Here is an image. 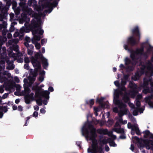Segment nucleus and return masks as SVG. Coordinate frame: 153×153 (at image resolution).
I'll list each match as a JSON object with an SVG mask.
<instances>
[{
  "instance_id": "f257e3e1",
  "label": "nucleus",
  "mask_w": 153,
  "mask_h": 153,
  "mask_svg": "<svg viewBox=\"0 0 153 153\" xmlns=\"http://www.w3.org/2000/svg\"><path fill=\"white\" fill-rule=\"evenodd\" d=\"M82 134L85 136L87 140H91L92 143L91 146L88 149V153H104L102 147L104 144L108 142L110 146L116 147L117 145L115 142L110 141L109 139L105 138L97 140L95 139L97 135L95 129L88 122L84 124L82 128Z\"/></svg>"
},
{
  "instance_id": "f03ea898",
  "label": "nucleus",
  "mask_w": 153,
  "mask_h": 153,
  "mask_svg": "<svg viewBox=\"0 0 153 153\" xmlns=\"http://www.w3.org/2000/svg\"><path fill=\"white\" fill-rule=\"evenodd\" d=\"M35 58L36 59L32 57L31 59L32 63L33 66L35 68L34 73L33 74V77H29L28 79H24V91L22 92L21 94V95L25 96V102L27 104L30 103L31 101H32L34 100L33 97L34 94L32 93L30 94V90L28 87L30 86L35 80V77L37 74V72L41 68L38 58H41L42 61L43 66L45 68H46L48 65L47 59L43 57L42 55H40L39 53H37L35 55Z\"/></svg>"
},
{
  "instance_id": "7ed1b4c3",
  "label": "nucleus",
  "mask_w": 153,
  "mask_h": 153,
  "mask_svg": "<svg viewBox=\"0 0 153 153\" xmlns=\"http://www.w3.org/2000/svg\"><path fill=\"white\" fill-rule=\"evenodd\" d=\"M120 93H121L117 89L114 91V102L115 105L118 106V108L115 107L113 108V111L115 113H118V115L119 117V118L118 120V122H116L113 130L118 133H123L124 132L123 129L118 128L120 126V125L119 122L123 124H125L127 123V121L126 120H124L123 121L121 117L124 114H128L129 111L126 108V105L122 103L121 101L117 99Z\"/></svg>"
},
{
  "instance_id": "20e7f679",
  "label": "nucleus",
  "mask_w": 153,
  "mask_h": 153,
  "mask_svg": "<svg viewBox=\"0 0 153 153\" xmlns=\"http://www.w3.org/2000/svg\"><path fill=\"white\" fill-rule=\"evenodd\" d=\"M29 16L34 17L32 21L35 18L38 19V18H39L40 17V16L34 13L30 8H27L25 10H24L23 13L21 14L22 19L19 20V22L20 23H23V22H22V21L25 22L26 23L25 24V27H23L21 28L19 33L18 32H15L14 34L15 37H17L18 36H23L25 33H28L30 31V29H31V28L27 26V23L30 20L29 17Z\"/></svg>"
},
{
  "instance_id": "39448f33",
  "label": "nucleus",
  "mask_w": 153,
  "mask_h": 153,
  "mask_svg": "<svg viewBox=\"0 0 153 153\" xmlns=\"http://www.w3.org/2000/svg\"><path fill=\"white\" fill-rule=\"evenodd\" d=\"M42 24L40 17L38 19L35 18L31 21V26L34 28L32 32L33 35V37L32 39V43L35 45L37 49H39L41 47L40 44L37 42L39 41L41 38L39 35H42L44 33L43 30L41 29V25Z\"/></svg>"
},
{
  "instance_id": "423d86ee",
  "label": "nucleus",
  "mask_w": 153,
  "mask_h": 153,
  "mask_svg": "<svg viewBox=\"0 0 153 153\" xmlns=\"http://www.w3.org/2000/svg\"><path fill=\"white\" fill-rule=\"evenodd\" d=\"M153 51V48L148 42L143 43L140 48L137 49L135 52H131L130 56L133 60L140 56H146Z\"/></svg>"
},
{
  "instance_id": "0eeeda50",
  "label": "nucleus",
  "mask_w": 153,
  "mask_h": 153,
  "mask_svg": "<svg viewBox=\"0 0 153 153\" xmlns=\"http://www.w3.org/2000/svg\"><path fill=\"white\" fill-rule=\"evenodd\" d=\"M8 54L9 56L13 58L14 60H16L19 56L18 47L15 45L13 48L10 47L8 49Z\"/></svg>"
},
{
  "instance_id": "6e6552de",
  "label": "nucleus",
  "mask_w": 153,
  "mask_h": 153,
  "mask_svg": "<svg viewBox=\"0 0 153 153\" xmlns=\"http://www.w3.org/2000/svg\"><path fill=\"white\" fill-rule=\"evenodd\" d=\"M132 32L135 34L138 37V39L137 40L136 38L133 36L129 37L128 39V42L132 45H133L137 43L140 39V33H139L138 27H135V28L132 30Z\"/></svg>"
},
{
  "instance_id": "1a4fd4ad",
  "label": "nucleus",
  "mask_w": 153,
  "mask_h": 153,
  "mask_svg": "<svg viewBox=\"0 0 153 153\" xmlns=\"http://www.w3.org/2000/svg\"><path fill=\"white\" fill-rule=\"evenodd\" d=\"M145 71L146 73H149L150 75H151L153 73V66L150 62H149L146 64V66H142L141 69V72L142 73H143Z\"/></svg>"
},
{
  "instance_id": "9d476101",
  "label": "nucleus",
  "mask_w": 153,
  "mask_h": 153,
  "mask_svg": "<svg viewBox=\"0 0 153 153\" xmlns=\"http://www.w3.org/2000/svg\"><path fill=\"white\" fill-rule=\"evenodd\" d=\"M127 126L128 128L131 129V133L132 134H134V131H135L137 134L138 135L140 134V132L137 124H135L134 125L132 126L130 123H128Z\"/></svg>"
},
{
  "instance_id": "9b49d317",
  "label": "nucleus",
  "mask_w": 153,
  "mask_h": 153,
  "mask_svg": "<svg viewBox=\"0 0 153 153\" xmlns=\"http://www.w3.org/2000/svg\"><path fill=\"white\" fill-rule=\"evenodd\" d=\"M98 132L101 134H108V136L111 137L113 139H115L116 138V136L112 134V131H110L108 132L107 129H100L98 130Z\"/></svg>"
},
{
  "instance_id": "f8f14e48",
  "label": "nucleus",
  "mask_w": 153,
  "mask_h": 153,
  "mask_svg": "<svg viewBox=\"0 0 153 153\" xmlns=\"http://www.w3.org/2000/svg\"><path fill=\"white\" fill-rule=\"evenodd\" d=\"M40 94L43 97L46 99V100L43 102V103L45 105H46L48 103L47 100H48L49 98L50 92L47 90L44 91L40 92Z\"/></svg>"
},
{
  "instance_id": "ddd939ff",
  "label": "nucleus",
  "mask_w": 153,
  "mask_h": 153,
  "mask_svg": "<svg viewBox=\"0 0 153 153\" xmlns=\"http://www.w3.org/2000/svg\"><path fill=\"white\" fill-rule=\"evenodd\" d=\"M144 143V146L148 149H151L153 150V141L151 140H143Z\"/></svg>"
},
{
  "instance_id": "4468645a",
  "label": "nucleus",
  "mask_w": 153,
  "mask_h": 153,
  "mask_svg": "<svg viewBox=\"0 0 153 153\" xmlns=\"http://www.w3.org/2000/svg\"><path fill=\"white\" fill-rule=\"evenodd\" d=\"M105 99V98L101 97L100 99L97 98V102H98L101 105V107L103 108H108L109 105L108 102H107L105 104H104L102 103L103 100Z\"/></svg>"
},
{
  "instance_id": "2eb2a0df",
  "label": "nucleus",
  "mask_w": 153,
  "mask_h": 153,
  "mask_svg": "<svg viewBox=\"0 0 153 153\" xmlns=\"http://www.w3.org/2000/svg\"><path fill=\"white\" fill-rule=\"evenodd\" d=\"M148 81L146 79H144L143 86L144 89L143 90V92L145 94H146L148 92H150L151 91L147 87V85H148Z\"/></svg>"
},
{
  "instance_id": "dca6fc26",
  "label": "nucleus",
  "mask_w": 153,
  "mask_h": 153,
  "mask_svg": "<svg viewBox=\"0 0 153 153\" xmlns=\"http://www.w3.org/2000/svg\"><path fill=\"white\" fill-rule=\"evenodd\" d=\"M144 111V109L143 108H136L133 111V113L134 115L136 116L138 114V112H140L141 114L143 113Z\"/></svg>"
},
{
  "instance_id": "f3484780",
  "label": "nucleus",
  "mask_w": 153,
  "mask_h": 153,
  "mask_svg": "<svg viewBox=\"0 0 153 153\" xmlns=\"http://www.w3.org/2000/svg\"><path fill=\"white\" fill-rule=\"evenodd\" d=\"M4 75L5 76L2 78L0 77V82H6L7 79L6 76H7L8 77H9L11 76L10 74L7 72L5 73V74H4Z\"/></svg>"
},
{
  "instance_id": "a211bd4d",
  "label": "nucleus",
  "mask_w": 153,
  "mask_h": 153,
  "mask_svg": "<svg viewBox=\"0 0 153 153\" xmlns=\"http://www.w3.org/2000/svg\"><path fill=\"white\" fill-rule=\"evenodd\" d=\"M152 96L147 97L145 98V102L147 103L150 107L153 108V102H150V100L152 98Z\"/></svg>"
},
{
  "instance_id": "6ab92c4d",
  "label": "nucleus",
  "mask_w": 153,
  "mask_h": 153,
  "mask_svg": "<svg viewBox=\"0 0 153 153\" xmlns=\"http://www.w3.org/2000/svg\"><path fill=\"white\" fill-rule=\"evenodd\" d=\"M144 137L145 138L149 137L152 138L153 136L152 134L148 130H146L143 132Z\"/></svg>"
},
{
  "instance_id": "aec40b11",
  "label": "nucleus",
  "mask_w": 153,
  "mask_h": 153,
  "mask_svg": "<svg viewBox=\"0 0 153 153\" xmlns=\"http://www.w3.org/2000/svg\"><path fill=\"white\" fill-rule=\"evenodd\" d=\"M45 74V71H42L40 72L39 74L40 76L39 78V81L42 82L44 80Z\"/></svg>"
},
{
  "instance_id": "412c9836",
  "label": "nucleus",
  "mask_w": 153,
  "mask_h": 153,
  "mask_svg": "<svg viewBox=\"0 0 153 153\" xmlns=\"http://www.w3.org/2000/svg\"><path fill=\"white\" fill-rule=\"evenodd\" d=\"M7 11V8L3 6L2 4V3L0 2V11H1V13L4 12L6 13Z\"/></svg>"
},
{
  "instance_id": "4be33fe9",
  "label": "nucleus",
  "mask_w": 153,
  "mask_h": 153,
  "mask_svg": "<svg viewBox=\"0 0 153 153\" xmlns=\"http://www.w3.org/2000/svg\"><path fill=\"white\" fill-rule=\"evenodd\" d=\"M100 107H94V114L96 116H97L98 115L97 112L100 111Z\"/></svg>"
},
{
  "instance_id": "5701e85b",
  "label": "nucleus",
  "mask_w": 153,
  "mask_h": 153,
  "mask_svg": "<svg viewBox=\"0 0 153 153\" xmlns=\"http://www.w3.org/2000/svg\"><path fill=\"white\" fill-rule=\"evenodd\" d=\"M86 103L90 105L91 106L94 104V101L93 99H91L87 100L86 101Z\"/></svg>"
},
{
  "instance_id": "b1692460",
  "label": "nucleus",
  "mask_w": 153,
  "mask_h": 153,
  "mask_svg": "<svg viewBox=\"0 0 153 153\" xmlns=\"http://www.w3.org/2000/svg\"><path fill=\"white\" fill-rule=\"evenodd\" d=\"M25 45L27 47V49H28V48H31V49H33L34 47L33 46L31 45H30L27 42H25Z\"/></svg>"
},
{
  "instance_id": "393cba45",
  "label": "nucleus",
  "mask_w": 153,
  "mask_h": 153,
  "mask_svg": "<svg viewBox=\"0 0 153 153\" xmlns=\"http://www.w3.org/2000/svg\"><path fill=\"white\" fill-rule=\"evenodd\" d=\"M7 68L10 70H12L13 69L14 66L13 64L12 63L8 64V65L7 67Z\"/></svg>"
},
{
  "instance_id": "a878e982",
  "label": "nucleus",
  "mask_w": 153,
  "mask_h": 153,
  "mask_svg": "<svg viewBox=\"0 0 153 153\" xmlns=\"http://www.w3.org/2000/svg\"><path fill=\"white\" fill-rule=\"evenodd\" d=\"M113 120H109L106 123V124L107 126H111L113 124Z\"/></svg>"
},
{
  "instance_id": "bb28decb",
  "label": "nucleus",
  "mask_w": 153,
  "mask_h": 153,
  "mask_svg": "<svg viewBox=\"0 0 153 153\" xmlns=\"http://www.w3.org/2000/svg\"><path fill=\"white\" fill-rule=\"evenodd\" d=\"M128 78V76H124V79H122L121 82V85H124L126 84V82L124 81V80H126Z\"/></svg>"
},
{
  "instance_id": "cd10ccee",
  "label": "nucleus",
  "mask_w": 153,
  "mask_h": 153,
  "mask_svg": "<svg viewBox=\"0 0 153 153\" xmlns=\"http://www.w3.org/2000/svg\"><path fill=\"white\" fill-rule=\"evenodd\" d=\"M36 102L37 104L39 105H41L42 104V102L41 99L40 98L37 99Z\"/></svg>"
},
{
  "instance_id": "c85d7f7f",
  "label": "nucleus",
  "mask_w": 153,
  "mask_h": 153,
  "mask_svg": "<svg viewBox=\"0 0 153 153\" xmlns=\"http://www.w3.org/2000/svg\"><path fill=\"white\" fill-rule=\"evenodd\" d=\"M123 100L126 102H128L129 100V98L126 95L124 96L123 98Z\"/></svg>"
},
{
  "instance_id": "c756f323",
  "label": "nucleus",
  "mask_w": 153,
  "mask_h": 153,
  "mask_svg": "<svg viewBox=\"0 0 153 153\" xmlns=\"http://www.w3.org/2000/svg\"><path fill=\"white\" fill-rule=\"evenodd\" d=\"M5 66V62L2 61L0 62V70L2 68H4Z\"/></svg>"
},
{
  "instance_id": "7c9ffc66",
  "label": "nucleus",
  "mask_w": 153,
  "mask_h": 153,
  "mask_svg": "<svg viewBox=\"0 0 153 153\" xmlns=\"http://www.w3.org/2000/svg\"><path fill=\"white\" fill-rule=\"evenodd\" d=\"M136 93L135 92H130L129 93V95L131 97H134Z\"/></svg>"
},
{
  "instance_id": "2f4dec72",
  "label": "nucleus",
  "mask_w": 153,
  "mask_h": 153,
  "mask_svg": "<svg viewBox=\"0 0 153 153\" xmlns=\"http://www.w3.org/2000/svg\"><path fill=\"white\" fill-rule=\"evenodd\" d=\"M31 48H28L27 49V53L28 55H32L33 53V51H32L33 49L31 50Z\"/></svg>"
},
{
  "instance_id": "473e14b6",
  "label": "nucleus",
  "mask_w": 153,
  "mask_h": 153,
  "mask_svg": "<svg viewBox=\"0 0 153 153\" xmlns=\"http://www.w3.org/2000/svg\"><path fill=\"white\" fill-rule=\"evenodd\" d=\"M132 140L133 143H136L139 141V139L137 137H132Z\"/></svg>"
},
{
  "instance_id": "72a5a7b5",
  "label": "nucleus",
  "mask_w": 153,
  "mask_h": 153,
  "mask_svg": "<svg viewBox=\"0 0 153 153\" xmlns=\"http://www.w3.org/2000/svg\"><path fill=\"white\" fill-rule=\"evenodd\" d=\"M16 90L18 92H19L20 91V88H21L20 86L19 85H16Z\"/></svg>"
},
{
  "instance_id": "f704fd0d",
  "label": "nucleus",
  "mask_w": 153,
  "mask_h": 153,
  "mask_svg": "<svg viewBox=\"0 0 153 153\" xmlns=\"http://www.w3.org/2000/svg\"><path fill=\"white\" fill-rule=\"evenodd\" d=\"M125 64L126 65L129 64L130 63V61L127 58H126L125 59Z\"/></svg>"
},
{
  "instance_id": "c9c22d12",
  "label": "nucleus",
  "mask_w": 153,
  "mask_h": 153,
  "mask_svg": "<svg viewBox=\"0 0 153 153\" xmlns=\"http://www.w3.org/2000/svg\"><path fill=\"white\" fill-rule=\"evenodd\" d=\"M136 105L137 107V108H140L139 107L140 106V102L139 101L137 100H136Z\"/></svg>"
},
{
  "instance_id": "e433bc0d",
  "label": "nucleus",
  "mask_w": 153,
  "mask_h": 153,
  "mask_svg": "<svg viewBox=\"0 0 153 153\" xmlns=\"http://www.w3.org/2000/svg\"><path fill=\"white\" fill-rule=\"evenodd\" d=\"M38 112L36 111H35L33 114V116L35 117H38Z\"/></svg>"
},
{
  "instance_id": "4c0bfd02",
  "label": "nucleus",
  "mask_w": 153,
  "mask_h": 153,
  "mask_svg": "<svg viewBox=\"0 0 153 153\" xmlns=\"http://www.w3.org/2000/svg\"><path fill=\"white\" fill-rule=\"evenodd\" d=\"M140 59H139V58H137L136 61H135V62H136V63L137 64L138 62L139 61V63L138 64V65H142L141 63L140 62Z\"/></svg>"
},
{
  "instance_id": "58836bf2",
  "label": "nucleus",
  "mask_w": 153,
  "mask_h": 153,
  "mask_svg": "<svg viewBox=\"0 0 153 153\" xmlns=\"http://www.w3.org/2000/svg\"><path fill=\"white\" fill-rule=\"evenodd\" d=\"M29 60L28 57H26L25 58V63H28L29 62Z\"/></svg>"
},
{
  "instance_id": "ea45409f",
  "label": "nucleus",
  "mask_w": 153,
  "mask_h": 153,
  "mask_svg": "<svg viewBox=\"0 0 153 153\" xmlns=\"http://www.w3.org/2000/svg\"><path fill=\"white\" fill-rule=\"evenodd\" d=\"M47 41V39H42L41 40V44L42 45H43L44 43L46 42Z\"/></svg>"
},
{
  "instance_id": "a19ab883",
  "label": "nucleus",
  "mask_w": 153,
  "mask_h": 153,
  "mask_svg": "<svg viewBox=\"0 0 153 153\" xmlns=\"http://www.w3.org/2000/svg\"><path fill=\"white\" fill-rule=\"evenodd\" d=\"M142 97V96L141 94H139L136 97V100H137L140 99H141Z\"/></svg>"
},
{
  "instance_id": "79ce46f5",
  "label": "nucleus",
  "mask_w": 153,
  "mask_h": 153,
  "mask_svg": "<svg viewBox=\"0 0 153 153\" xmlns=\"http://www.w3.org/2000/svg\"><path fill=\"white\" fill-rule=\"evenodd\" d=\"M24 68L25 69H29V66L28 64H26L24 65Z\"/></svg>"
},
{
  "instance_id": "37998d69",
  "label": "nucleus",
  "mask_w": 153,
  "mask_h": 153,
  "mask_svg": "<svg viewBox=\"0 0 153 153\" xmlns=\"http://www.w3.org/2000/svg\"><path fill=\"white\" fill-rule=\"evenodd\" d=\"M17 109L19 111H22L23 110L22 107L21 106H19L17 107Z\"/></svg>"
},
{
  "instance_id": "c03bdc74",
  "label": "nucleus",
  "mask_w": 153,
  "mask_h": 153,
  "mask_svg": "<svg viewBox=\"0 0 153 153\" xmlns=\"http://www.w3.org/2000/svg\"><path fill=\"white\" fill-rule=\"evenodd\" d=\"M8 96L7 94H4L2 96V98L3 99L6 98Z\"/></svg>"
},
{
  "instance_id": "a18cd8bd",
  "label": "nucleus",
  "mask_w": 153,
  "mask_h": 153,
  "mask_svg": "<svg viewBox=\"0 0 153 153\" xmlns=\"http://www.w3.org/2000/svg\"><path fill=\"white\" fill-rule=\"evenodd\" d=\"M40 112L43 114H44L45 112V111L44 108H41L40 110Z\"/></svg>"
},
{
  "instance_id": "49530a36",
  "label": "nucleus",
  "mask_w": 153,
  "mask_h": 153,
  "mask_svg": "<svg viewBox=\"0 0 153 153\" xmlns=\"http://www.w3.org/2000/svg\"><path fill=\"white\" fill-rule=\"evenodd\" d=\"M48 90L51 92H53L54 90L52 87H49L48 89Z\"/></svg>"
},
{
  "instance_id": "de8ad7c7",
  "label": "nucleus",
  "mask_w": 153,
  "mask_h": 153,
  "mask_svg": "<svg viewBox=\"0 0 153 153\" xmlns=\"http://www.w3.org/2000/svg\"><path fill=\"white\" fill-rule=\"evenodd\" d=\"M128 105L131 108H133L134 107V105L131 102H129Z\"/></svg>"
},
{
  "instance_id": "09e8293b",
  "label": "nucleus",
  "mask_w": 153,
  "mask_h": 153,
  "mask_svg": "<svg viewBox=\"0 0 153 153\" xmlns=\"http://www.w3.org/2000/svg\"><path fill=\"white\" fill-rule=\"evenodd\" d=\"M25 39L27 42H30V38L29 37H26Z\"/></svg>"
},
{
  "instance_id": "8fccbe9b",
  "label": "nucleus",
  "mask_w": 153,
  "mask_h": 153,
  "mask_svg": "<svg viewBox=\"0 0 153 153\" xmlns=\"http://www.w3.org/2000/svg\"><path fill=\"white\" fill-rule=\"evenodd\" d=\"M105 150L107 152L109 151V148L108 146H106L105 147Z\"/></svg>"
},
{
  "instance_id": "3c124183",
  "label": "nucleus",
  "mask_w": 153,
  "mask_h": 153,
  "mask_svg": "<svg viewBox=\"0 0 153 153\" xmlns=\"http://www.w3.org/2000/svg\"><path fill=\"white\" fill-rule=\"evenodd\" d=\"M114 84L117 86H118L119 85V82L117 81H115L114 82Z\"/></svg>"
},
{
  "instance_id": "603ef678",
  "label": "nucleus",
  "mask_w": 153,
  "mask_h": 153,
  "mask_svg": "<svg viewBox=\"0 0 153 153\" xmlns=\"http://www.w3.org/2000/svg\"><path fill=\"white\" fill-rule=\"evenodd\" d=\"M14 16V14L13 13H11L10 14V19H13Z\"/></svg>"
},
{
  "instance_id": "864d4df0",
  "label": "nucleus",
  "mask_w": 153,
  "mask_h": 153,
  "mask_svg": "<svg viewBox=\"0 0 153 153\" xmlns=\"http://www.w3.org/2000/svg\"><path fill=\"white\" fill-rule=\"evenodd\" d=\"M4 90L3 88L2 87H0V93H2L3 92Z\"/></svg>"
},
{
  "instance_id": "5fc2aeb1",
  "label": "nucleus",
  "mask_w": 153,
  "mask_h": 153,
  "mask_svg": "<svg viewBox=\"0 0 153 153\" xmlns=\"http://www.w3.org/2000/svg\"><path fill=\"white\" fill-rule=\"evenodd\" d=\"M34 108L35 110H38L39 109V107L37 105H35L34 106Z\"/></svg>"
},
{
  "instance_id": "6e6d98bb",
  "label": "nucleus",
  "mask_w": 153,
  "mask_h": 153,
  "mask_svg": "<svg viewBox=\"0 0 153 153\" xmlns=\"http://www.w3.org/2000/svg\"><path fill=\"white\" fill-rule=\"evenodd\" d=\"M120 67L121 69H123L125 68V67L124 65L123 64H121L120 65Z\"/></svg>"
},
{
  "instance_id": "4d7b16f0",
  "label": "nucleus",
  "mask_w": 153,
  "mask_h": 153,
  "mask_svg": "<svg viewBox=\"0 0 153 153\" xmlns=\"http://www.w3.org/2000/svg\"><path fill=\"white\" fill-rule=\"evenodd\" d=\"M17 107L15 105H13V110H16L17 109Z\"/></svg>"
},
{
  "instance_id": "13d9d810",
  "label": "nucleus",
  "mask_w": 153,
  "mask_h": 153,
  "mask_svg": "<svg viewBox=\"0 0 153 153\" xmlns=\"http://www.w3.org/2000/svg\"><path fill=\"white\" fill-rule=\"evenodd\" d=\"M130 149L132 150V151H133L134 149V146L133 144L131 145Z\"/></svg>"
},
{
  "instance_id": "bf43d9fd",
  "label": "nucleus",
  "mask_w": 153,
  "mask_h": 153,
  "mask_svg": "<svg viewBox=\"0 0 153 153\" xmlns=\"http://www.w3.org/2000/svg\"><path fill=\"white\" fill-rule=\"evenodd\" d=\"M124 48H125V49L126 50H128V51H130L129 50H128V48H127V47H128V46L127 45H125L124 46Z\"/></svg>"
},
{
  "instance_id": "052dcab7",
  "label": "nucleus",
  "mask_w": 153,
  "mask_h": 153,
  "mask_svg": "<svg viewBox=\"0 0 153 153\" xmlns=\"http://www.w3.org/2000/svg\"><path fill=\"white\" fill-rule=\"evenodd\" d=\"M15 13L16 15H18L20 13V11L19 10H15Z\"/></svg>"
},
{
  "instance_id": "680f3d73",
  "label": "nucleus",
  "mask_w": 153,
  "mask_h": 153,
  "mask_svg": "<svg viewBox=\"0 0 153 153\" xmlns=\"http://www.w3.org/2000/svg\"><path fill=\"white\" fill-rule=\"evenodd\" d=\"M20 102V100L19 99H16V100H15V102L16 103V104H18L19 103V102Z\"/></svg>"
},
{
  "instance_id": "e2e57ef3",
  "label": "nucleus",
  "mask_w": 153,
  "mask_h": 153,
  "mask_svg": "<svg viewBox=\"0 0 153 153\" xmlns=\"http://www.w3.org/2000/svg\"><path fill=\"white\" fill-rule=\"evenodd\" d=\"M120 138L122 139H124L126 138V136L124 135H123L120 136Z\"/></svg>"
},
{
  "instance_id": "0e129e2a",
  "label": "nucleus",
  "mask_w": 153,
  "mask_h": 153,
  "mask_svg": "<svg viewBox=\"0 0 153 153\" xmlns=\"http://www.w3.org/2000/svg\"><path fill=\"white\" fill-rule=\"evenodd\" d=\"M15 86L14 85H12L10 87V90H11V89H14V88Z\"/></svg>"
},
{
  "instance_id": "69168bd1",
  "label": "nucleus",
  "mask_w": 153,
  "mask_h": 153,
  "mask_svg": "<svg viewBox=\"0 0 153 153\" xmlns=\"http://www.w3.org/2000/svg\"><path fill=\"white\" fill-rule=\"evenodd\" d=\"M149 82H150L151 86L152 87H153V82H151V79H150Z\"/></svg>"
},
{
  "instance_id": "338daca9",
  "label": "nucleus",
  "mask_w": 153,
  "mask_h": 153,
  "mask_svg": "<svg viewBox=\"0 0 153 153\" xmlns=\"http://www.w3.org/2000/svg\"><path fill=\"white\" fill-rule=\"evenodd\" d=\"M42 52L43 53H44L45 52V50L44 48L43 47L42 49Z\"/></svg>"
},
{
  "instance_id": "774afa93",
  "label": "nucleus",
  "mask_w": 153,
  "mask_h": 153,
  "mask_svg": "<svg viewBox=\"0 0 153 153\" xmlns=\"http://www.w3.org/2000/svg\"><path fill=\"white\" fill-rule=\"evenodd\" d=\"M23 61V59H19L17 60V62H22Z\"/></svg>"
}]
</instances>
